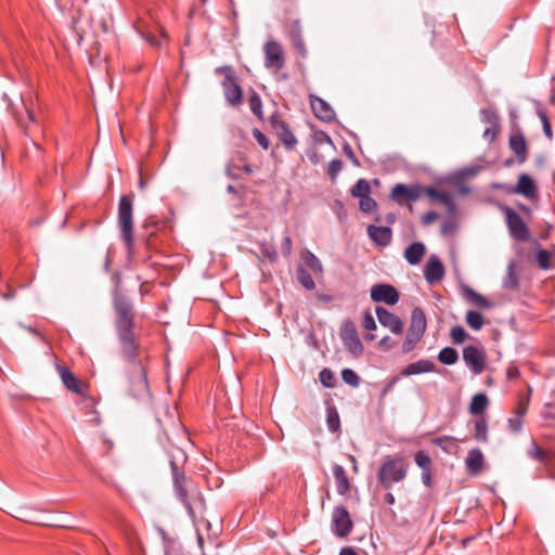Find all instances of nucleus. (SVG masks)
<instances>
[{"label":"nucleus","mask_w":555,"mask_h":555,"mask_svg":"<svg viewBox=\"0 0 555 555\" xmlns=\"http://www.w3.org/2000/svg\"><path fill=\"white\" fill-rule=\"evenodd\" d=\"M422 196V185L412 184L406 185L403 183L396 184L390 193L391 199L398 205H404L408 203H412L421 198Z\"/></svg>","instance_id":"obj_9"},{"label":"nucleus","mask_w":555,"mask_h":555,"mask_svg":"<svg viewBox=\"0 0 555 555\" xmlns=\"http://www.w3.org/2000/svg\"><path fill=\"white\" fill-rule=\"evenodd\" d=\"M482 121L489 124V126H500L499 125V116L491 108H483L480 112Z\"/></svg>","instance_id":"obj_53"},{"label":"nucleus","mask_w":555,"mask_h":555,"mask_svg":"<svg viewBox=\"0 0 555 555\" xmlns=\"http://www.w3.org/2000/svg\"><path fill=\"white\" fill-rule=\"evenodd\" d=\"M248 104H249V108L253 112V114L256 117H258L260 120H262L263 119L262 101H261V98L259 96V94L254 90H251L249 93Z\"/></svg>","instance_id":"obj_40"},{"label":"nucleus","mask_w":555,"mask_h":555,"mask_svg":"<svg viewBox=\"0 0 555 555\" xmlns=\"http://www.w3.org/2000/svg\"><path fill=\"white\" fill-rule=\"evenodd\" d=\"M270 126L286 150H293L297 145V139L282 117L275 113L269 119Z\"/></svg>","instance_id":"obj_8"},{"label":"nucleus","mask_w":555,"mask_h":555,"mask_svg":"<svg viewBox=\"0 0 555 555\" xmlns=\"http://www.w3.org/2000/svg\"><path fill=\"white\" fill-rule=\"evenodd\" d=\"M500 209L504 215L511 237L517 242H528L530 230L522 217L507 205H502Z\"/></svg>","instance_id":"obj_6"},{"label":"nucleus","mask_w":555,"mask_h":555,"mask_svg":"<svg viewBox=\"0 0 555 555\" xmlns=\"http://www.w3.org/2000/svg\"><path fill=\"white\" fill-rule=\"evenodd\" d=\"M369 237L380 247H386L391 243L392 231L389 227H377L370 224L367 227Z\"/></svg>","instance_id":"obj_22"},{"label":"nucleus","mask_w":555,"mask_h":555,"mask_svg":"<svg viewBox=\"0 0 555 555\" xmlns=\"http://www.w3.org/2000/svg\"><path fill=\"white\" fill-rule=\"evenodd\" d=\"M288 37L295 51L301 56H307V48L301 35V27L298 21L292 23L288 29Z\"/></svg>","instance_id":"obj_25"},{"label":"nucleus","mask_w":555,"mask_h":555,"mask_svg":"<svg viewBox=\"0 0 555 555\" xmlns=\"http://www.w3.org/2000/svg\"><path fill=\"white\" fill-rule=\"evenodd\" d=\"M520 376V371L518 365L515 362H511L506 369V378L508 380L518 379Z\"/></svg>","instance_id":"obj_59"},{"label":"nucleus","mask_w":555,"mask_h":555,"mask_svg":"<svg viewBox=\"0 0 555 555\" xmlns=\"http://www.w3.org/2000/svg\"><path fill=\"white\" fill-rule=\"evenodd\" d=\"M320 382L327 388H333L336 385V377L330 369H323L320 374Z\"/></svg>","instance_id":"obj_49"},{"label":"nucleus","mask_w":555,"mask_h":555,"mask_svg":"<svg viewBox=\"0 0 555 555\" xmlns=\"http://www.w3.org/2000/svg\"><path fill=\"white\" fill-rule=\"evenodd\" d=\"M403 375H400V373L398 375H395L392 377H390L385 386L383 387L382 391H380V398H385L390 391H392L393 387L396 386V384L400 380V378L402 377Z\"/></svg>","instance_id":"obj_57"},{"label":"nucleus","mask_w":555,"mask_h":555,"mask_svg":"<svg viewBox=\"0 0 555 555\" xmlns=\"http://www.w3.org/2000/svg\"><path fill=\"white\" fill-rule=\"evenodd\" d=\"M378 322L391 331L396 335H400L403 332V322L395 313L388 311L386 308L377 306L375 309Z\"/></svg>","instance_id":"obj_15"},{"label":"nucleus","mask_w":555,"mask_h":555,"mask_svg":"<svg viewBox=\"0 0 555 555\" xmlns=\"http://www.w3.org/2000/svg\"><path fill=\"white\" fill-rule=\"evenodd\" d=\"M359 206L361 211L365 214L374 212L377 208V203L371 195L360 198Z\"/></svg>","instance_id":"obj_51"},{"label":"nucleus","mask_w":555,"mask_h":555,"mask_svg":"<svg viewBox=\"0 0 555 555\" xmlns=\"http://www.w3.org/2000/svg\"><path fill=\"white\" fill-rule=\"evenodd\" d=\"M414 461L422 470L431 469V459L425 451H417L414 454Z\"/></svg>","instance_id":"obj_46"},{"label":"nucleus","mask_w":555,"mask_h":555,"mask_svg":"<svg viewBox=\"0 0 555 555\" xmlns=\"http://www.w3.org/2000/svg\"><path fill=\"white\" fill-rule=\"evenodd\" d=\"M113 307L116 314L115 328L120 350L129 363V392L135 399L147 400L151 398L147 382L149 356H145L144 359L141 358L140 341L134 332V308L117 288L113 296Z\"/></svg>","instance_id":"obj_1"},{"label":"nucleus","mask_w":555,"mask_h":555,"mask_svg":"<svg viewBox=\"0 0 555 555\" xmlns=\"http://www.w3.org/2000/svg\"><path fill=\"white\" fill-rule=\"evenodd\" d=\"M99 402V398L96 393L83 397L81 399H75V404L83 412L86 416H88V422L99 425L100 414L95 410V406Z\"/></svg>","instance_id":"obj_17"},{"label":"nucleus","mask_w":555,"mask_h":555,"mask_svg":"<svg viewBox=\"0 0 555 555\" xmlns=\"http://www.w3.org/2000/svg\"><path fill=\"white\" fill-rule=\"evenodd\" d=\"M228 175L234 179L241 177L242 172L250 175L253 172L251 166L247 163L245 157L241 154L233 157L227 166Z\"/></svg>","instance_id":"obj_24"},{"label":"nucleus","mask_w":555,"mask_h":555,"mask_svg":"<svg viewBox=\"0 0 555 555\" xmlns=\"http://www.w3.org/2000/svg\"><path fill=\"white\" fill-rule=\"evenodd\" d=\"M326 424L330 431L336 433L339 430L340 418L335 406H331L327 409Z\"/></svg>","instance_id":"obj_42"},{"label":"nucleus","mask_w":555,"mask_h":555,"mask_svg":"<svg viewBox=\"0 0 555 555\" xmlns=\"http://www.w3.org/2000/svg\"><path fill=\"white\" fill-rule=\"evenodd\" d=\"M350 193L353 197L362 198L371 195V185L367 180L359 179L351 188Z\"/></svg>","instance_id":"obj_39"},{"label":"nucleus","mask_w":555,"mask_h":555,"mask_svg":"<svg viewBox=\"0 0 555 555\" xmlns=\"http://www.w3.org/2000/svg\"><path fill=\"white\" fill-rule=\"evenodd\" d=\"M463 360L475 375L481 374L486 366V353L482 349L469 345L463 349Z\"/></svg>","instance_id":"obj_12"},{"label":"nucleus","mask_w":555,"mask_h":555,"mask_svg":"<svg viewBox=\"0 0 555 555\" xmlns=\"http://www.w3.org/2000/svg\"><path fill=\"white\" fill-rule=\"evenodd\" d=\"M508 146L515 154L516 159L519 164H524L528 158V144L522 131L519 128L513 129L509 139Z\"/></svg>","instance_id":"obj_14"},{"label":"nucleus","mask_w":555,"mask_h":555,"mask_svg":"<svg viewBox=\"0 0 555 555\" xmlns=\"http://www.w3.org/2000/svg\"><path fill=\"white\" fill-rule=\"evenodd\" d=\"M260 250L262 255L268 258L271 262H275L278 260V251L274 246L268 243H262L260 245Z\"/></svg>","instance_id":"obj_55"},{"label":"nucleus","mask_w":555,"mask_h":555,"mask_svg":"<svg viewBox=\"0 0 555 555\" xmlns=\"http://www.w3.org/2000/svg\"><path fill=\"white\" fill-rule=\"evenodd\" d=\"M133 194H125L120 197L118 204V225L120 230V237L126 245L129 253L133 249Z\"/></svg>","instance_id":"obj_3"},{"label":"nucleus","mask_w":555,"mask_h":555,"mask_svg":"<svg viewBox=\"0 0 555 555\" xmlns=\"http://www.w3.org/2000/svg\"><path fill=\"white\" fill-rule=\"evenodd\" d=\"M332 470L338 494L347 495L350 492L351 483L345 468L341 465L334 464Z\"/></svg>","instance_id":"obj_26"},{"label":"nucleus","mask_w":555,"mask_h":555,"mask_svg":"<svg viewBox=\"0 0 555 555\" xmlns=\"http://www.w3.org/2000/svg\"><path fill=\"white\" fill-rule=\"evenodd\" d=\"M72 393L77 397L76 399H81L95 392L88 382L81 380L72 374Z\"/></svg>","instance_id":"obj_33"},{"label":"nucleus","mask_w":555,"mask_h":555,"mask_svg":"<svg viewBox=\"0 0 555 555\" xmlns=\"http://www.w3.org/2000/svg\"><path fill=\"white\" fill-rule=\"evenodd\" d=\"M253 135L256 139L257 143L263 149L268 150L270 146L269 139L264 133H262L259 129L255 128L253 130Z\"/></svg>","instance_id":"obj_58"},{"label":"nucleus","mask_w":555,"mask_h":555,"mask_svg":"<svg viewBox=\"0 0 555 555\" xmlns=\"http://www.w3.org/2000/svg\"><path fill=\"white\" fill-rule=\"evenodd\" d=\"M332 532L338 538L348 537L353 528L349 512L344 505L335 506L332 512Z\"/></svg>","instance_id":"obj_7"},{"label":"nucleus","mask_w":555,"mask_h":555,"mask_svg":"<svg viewBox=\"0 0 555 555\" xmlns=\"http://www.w3.org/2000/svg\"><path fill=\"white\" fill-rule=\"evenodd\" d=\"M300 257L305 268L310 269L317 276L323 275V266L320 259L312 251L305 249L301 251Z\"/></svg>","instance_id":"obj_31"},{"label":"nucleus","mask_w":555,"mask_h":555,"mask_svg":"<svg viewBox=\"0 0 555 555\" xmlns=\"http://www.w3.org/2000/svg\"><path fill=\"white\" fill-rule=\"evenodd\" d=\"M508 428L512 433H519L522 429L524 417L513 414L508 418Z\"/></svg>","instance_id":"obj_56"},{"label":"nucleus","mask_w":555,"mask_h":555,"mask_svg":"<svg viewBox=\"0 0 555 555\" xmlns=\"http://www.w3.org/2000/svg\"><path fill=\"white\" fill-rule=\"evenodd\" d=\"M362 326L366 331L376 330V323L373 315L370 312H365L362 321Z\"/></svg>","instance_id":"obj_62"},{"label":"nucleus","mask_w":555,"mask_h":555,"mask_svg":"<svg viewBox=\"0 0 555 555\" xmlns=\"http://www.w3.org/2000/svg\"><path fill=\"white\" fill-rule=\"evenodd\" d=\"M553 258V253L547 249H539L535 255V260L541 269H550L551 268V259Z\"/></svg>","instance_id":"obj_45"},{"label":"nucleus","mask_w":555,"mask_h":555,"mask_svg":"<svg viewBox=\"0 0 555 555\" xmlns=\"http://www.w3.org/2000/svg\"><path fill=\"white\" fill-rule=\"evenodd\" d=\"M310 106L314 116L325 122H331L335 119V112L331 105L323 99L311 94L309 96Z\"/></svg>","instance_id":"obj_18"},{"label":"nucleus","mask_w":555,"mask_h":555,"mask_svg":"<svg viewBox=\"0 0 555 555\" xmlns=\"http://www.w3.org/2000/svg\"><path fill=\"white\" fill-rule=\"evenodd\" d=\"M145 229L147 232V236H146V247L152 249V248H155L156 247V244H155V237H156V231L158 230V224L156 222L154 223H150V222H146L145 223Z\"/></svg>","instance_id":"obj_48"},{"label":"nucleus","mask_w":555,"mask_h":555,"mask_svg":"<svg viewBox=\"0 0 555 555\" xmlns=\"http://www.w3.org/2000/svg\"><path fill=\"white\" fill-rule=\"evenodd\" d=\"M341 339L349 352L358 357L363 352V345L358 336L354 324L347 321L341 331Z\"/></svg>","instance_id":"obj_13"},{"label":"nucleus","mask_w":555,"mask_h":555,"mask_svg":"<svg viewBox=\"0 0 555 555\" xmlns=\"http://www.w3.org/2000/svg\"><path fill=\"white\" fill-rule=\"evenodd\" d=\"M296 279L305 289L313 291L315 288V283L311 273L302 264H299L296 268Z\"/></svg>","instance_id":"obj_36"},{"label":"nucleus","mask_w":555,"mask_h":555,"mask_svg":"<svg viewBox=\"0 0 555 555\" xmlns=\"http://www.w3.org/2000/svg\"><path fill=\"white\" fill-rule=\"evenodd\" d=\"M408 474V464L403 456H387L382 463L377 478L382 487L390 489L393 483L402 481Z\"/></svg>","instance_id":"obj_4"},{"label":"nucleus","mask_w":555,"mask_h":555,"mask_svg":"<svg viewBox=\"0 0 555 555\" xmlns=\"http://www.w3.org/2000/svg\"><path fill=\"white\" fill-rule=\"evenodd\" d=\"M456 439L451 436H440L431 440V443L436 447L441 448L446 452H451L454 449Z\"/></svg>","instance_id":"obj_44"},{"label":"nucleus","mask_w":555,"mask_h":555,"mask_svg":"<svg viewBox=\"0 0 555 555\" xmlns=\"http://www.w3.org/2000/svg\"><path fill=\"white\" fill-rule=\"evenodd\" d=\"M531 392H532V389L530 386H528L527 393H518L517 402H516L515 408L512 411V414H516L521 417L526 416V414L528 412L529 403H530Z\"/></svg>","instance_id":"obj_35"},{"label":"nucleus","mask_w":555,"mask_h":555,"mask_svg":"<svg viewBox=\"0 0 555 555\" xmlns=\"http://www.w3.org/2000/svg\"><path fill=\"white\" fill-rule=\"evenodd\" d=\"M281 250L284 257H289L293 251V241L289 235H285L282 244H281Z\"/></svg>","instance_id":"obj_60"},{"label":"nucleus","mask_w":555,"mask_h":555,"mask_svg":"<svg viewBox=\"0 0 555 555\" xmlns=\"http://www.w3.org/2000/svg\"><path fill=\"white\" fill-rule=\"evenodd\" d=\"M486 466L485 456L480 449H472L465 459V468L469 476L480 475Z\"/></svg>","instance_id":"obj_20"},{"label":"nucleus","mask_w":555,"mask_h":555,"mask_svg":"<svg viewBox=\"0 0 555 555\" xmlns=\"http://www.w3.org/2000/svg\"><path fill=\"white\" fill-rule=\"evenodd\" d=\"M541 418L543 428L555 429V391H552L550 401L544 403Z\"/></svg>","instance_id":"obj_28"},{"label":"nucleus","mask_w":555,"mask_h":555,"mask_svg":"<svg viewBox=\"0 0 555 555\" xmlns=\"http://www.w3.org/2000/svg\"><path fill=\"white\" fill-rule=\"evenodd\" d=\"M438 214L434 210L427 211L422 216V223L424 225L431 224L438 219Z\"/></svg>","instance_id":"obj_63"},{"label":"nucleus","mask_w":555,"mask_h":555,"mask_svg":"<svg viewBox=\"0 0 555 555\" xmlns=\"http://www.w3.org/2000/svg\"><path fill=\"white\" fill-rule=\"evenodd\" d=\"M168 457L176 498L184 506L193 521L203 519L206 501L201 489L184 474V465L188 462L186 453L179 447H171L168 450Z\"/></svg>","instance_id":"obj_2"},{"label":"nucleus","mask_w":555,"mask_h":555,"mask_svg":"<svg viewBox=\"0 0 555 555\" xmlns=\"http://www.w3.org/2000/svg\"><path fill=\"white\" fill-rule=\"evenodd\" d=\"M427 328V319L424 310L420 307H415L411 312V321L409 328L410 331L425 334Z\"/></svg>","instance_id":"obj_29"},{"label":"nucleus","mask_w":555,"mask_h":555,"mask_svg":"<svg viewBox=\"0 0 555 555\" xmlns=\"http://www.w3.org/2000/svg\"><path fill=\"white\" fill-rule=\"evenodd\" d=\"M500 132V126H489L483 131V138L489 142H493Z\"/></svg>","instance_id":"obj_61"},{"label":"nucleus","mask_w":555,"mask_h":555,"mask_svg":"<svg viewBox=\"0 0 555 555\" xmlns=\"http://www.w3.org/2000/svg\"><path fill=\"white\" fill-rule=\"evenodd\" d=\"M444 272L443 263L436 256H431L424 268V275L429 284L439 283Z\"/></svg>","instance_id":"obj_21"},{"label":"nucleus","mask_w":555,"mask_h":555,"mask_svg":"<svg viewBox=\"0 0 555 555\" xmlns=\"http://www.w3.org/2000/svg\"><path fill=\"white\" fill-rule=\"evenodd\" d=\"M504 286H505V288H509V289H516L519 286L518 276L514 272L513 264H511L508 267V273L504 281Z\"/></svg>","instance_id":"obj_54"},{"label":"nucleus","mask_w":555,"mask_h":555,"mask_svg":"<svg viewBox=\"0 0 555 555\" xmlns=\"http://www.w3.org/2000/svg\"><path fill=\"white\" fill-rule=\"evenodd\" d=\"M436 371V364L428 359H421L416 362H412L404 366L400 375L403 376H411V375H417L423 373H430Z\"/></svg>","instance_id":"obj_23"},{"label":"nucleus","mask_w":555,"mask_h":555,"mask_svg":"<svg viewBox=\"0 0 555 555\" xmlns=\"http://www.w3.org/2000/svg\"><path fill=\"white\" fill-rule=\"evenodd\" d=\"M425 251L426 249L423 243L414 242L404 250V258L410 264L415 266L421 262Z\"/></svg>","instance_id":"obj_32"},{"label":"nucleus","mask_w":555,"mask_h":555,"mask_svg":"<svg viewBox=\"0 0 555 555\" xmlns=\"http://www.w3.org/2000/svg\"><path fill=\"white\" fill-rule=\"evenodd\" d=\"M371 299L374 302H384L393 306L399 301L400 294L397 288L390 284L377 283L371 288Z\"/></svg>","instance_id":"obj_11"},{"label":"nucleus","mask_w":555,"mask_h":555,"mask_svg":"<svg viewBox=\"0 0 555 555\" xmlns=\"http://www.w3.org/2000/svg\"><path fill=\"white\" fill-rule=\"evenodd\" d=\"M489 405V400L486 393L480 392L472 398L469 403V413L473 415H481Z\"/></svg>","instance_id":"obj_34"},{"label":"nucleus","mask_w":555,"mask_h":555,"mask_svg":"<svg viewBox=\"0 0 555 555\" xmlns=\"http://www.w3.org/2000/svg\"><path fill=\"white\" fill-rule=\"evenodd\" d=\"M264 66L270 69L280 70L285 65V55L282 46L270 40L263 47Z\"/></svg>","instance_id":"obj_10"},{"label":"nucleus","mask_w":555,"mask_h":555,"mask_svg":"<svg viewBox=\"0 0 555 555\" xmlns=\"http://www.w3.org/2000/svg\"><path fill=\"white\" fill-rule=\"evenodd\" d=\"M541 442L544 446H555V429H554V433H552L550 435L542 434L541 435Z\"/></svg>","instance_id":"obj_64"},{"label":"nucleus","mask_w":555,"mask_h":555,"mask_svg":"<svg viewBox=\"0 0 555 555\" xmlns=\"http://www.w3.org/2000/svg\"><path fill=\"white\" fill-rule=\"evenodd\" d=\"M465 320L467 325L475 331H479L485 324L483 315L475 310H468Z\"/></svg>","instance_id":"obj_41"},{"label":"nucleus","mask_w":555,"mask_h":555,"mask_svg":"<svg viewBox=\"0 0 555 555\" xmlns=\"http://www.w3.org/2000/svg\"><path fill=\"white\" fill-rule=\"evenodd\" d=\"M422 195H427L433 201H439L449 209L454 208V201L450 193L446 191H440L434 186H423L422 185Z\"/></svg>","instance_id":"obj_27"},{"label":"nucleus","mask_w":555,"mask_h":555,"mask_svg":"<svg viewBox=\"0 0 555 555\" xmlns=\"http://www.w3.org/2000/svg\"><path fill=\"white\" fill-rule=\"evenodd\" d=\"M450 337L454 344H463L467 339L468 335L462 326L456 325L451 328Z\"/></svg>","instance_id":"obj_50"},{"label":"nucleus","mask_w":555,"mask_h":555,"mask_svg":"<svg viewBox=\"0 0 555 555\" xmlns=\"http://www.w3.org/2000/svg\"><path fill=\"white\" fill-rule=\"evenodd\" d=\"M528 455L543 465H551L555 462V446H540L532 441Z\"/></svg>","instance_id":"obj_16"},{"label":"nucleus","mask_w":555,"mask_h":555,"mask_svg":"<svg viewBox=\"0 0 555 555\" xmlns=\"http://www.w3.org/2000/svg\"><path fill=\"white\" fill-rule=\"evenodd\" d=\"M475 439L480 442L488 441V424L485 417L475 422Z\"/></svg>","instance_id":"obj_43"},{"label":"nucleus","mask_w":555,"mask_h":555,"mask_svg":"<svg viewBox=\"0 0 555 555\" xmlns=\"http://www.w3.org/2000/svg\"><path fill=\"white\" fill-rule=\"evenodd\" d=\"M216 73L224 74L221 82L225 101L231 106H238L243 103V91L231 66L224 65L216 69Z\"/></svg>","instance_id":"obj_5"},{"label":"nucleus","mask_w":555,"mask_h":555,"mask_svg":"<svg viewBox=\"0 0 555 555\" xmlns=\"http://www.w3.org/2000/svg\"><path fill=\"white\" fill-rule=\"evenodd\" d=\"M438 360L442 364L452 365L459 360L457 351L452 347H444L438 353Z\"/></svg>","instance_id":"obj_38"},{"label":"nucleus","mask_w":555,"mask_h":555,"mask_svg":"<svg viewBox=\"0 0 555 555\" xmlns=\"http://www.w3.org/2000/svg\"><path fill=\"white\" fill-rule=\"evenodd\" d=\"M514 192L524 195L529 201L539 199V191L534 180L527 173L519 176Z\"/></svg>","instance_id":"obj_19"},{"label":"nucleus","mask_w":555,"mask_h":555,"mask_svg":"<svg viewBox=\"0 0 555 555\" xmlns=\"http://www.w3.org/2000/svg\"><path fill=\"white\" fill-rule=\"evenodd\" d=\"M341 378L347 385L351 387L356 388L360 385L359 375L351 369H344L341 371Z\"/></svg>","instance_id":"obj_47"},{"label":"nucleus","mask_w":555,"mask_h":555,"mask_svg":"<svg viewBox=\"0 0 555 555\" xmlns=\"http://www.w3.org/2000/svg\"><path fill=\"white\" fill-rule=\"evenodd\" d=\"M343 166H344L343 162L338 158L330 162L328 167H327V175L332 181L336 180L338 173L343 169Z\"/></svg>","instance_id":"obj_52"},{"label":"nucleus","mask_w":555,"mask_h":555,"mask_svg":"<svg viewBox=\"0 0 555 555\" xmlns=\"http://www.w3.org/2000/svg\"><path fill=\"white\" fill-rule=\"evenodd\" d=\"M423 334L408 330L405 339L402 345V352L409 353L415 349L416 345L423 338Z\"/></svg>","instance_id":"obj_37"},{"label":"nucleus","mask_w":555,"mask_h":555,"mask_svg":"<svg viewBox=\"0 0 555 555\" xmlns=\"http://www.w3.org/2000/svg\"><path fill=\"white\" fill-rule=\"evenodd\" d=\"M464 298L473 306L479 309L492 308V302L483 295L477 293L470 287H465L463 292Z\"/></svg>","instance_id":"obj_30"}]
</instances>
